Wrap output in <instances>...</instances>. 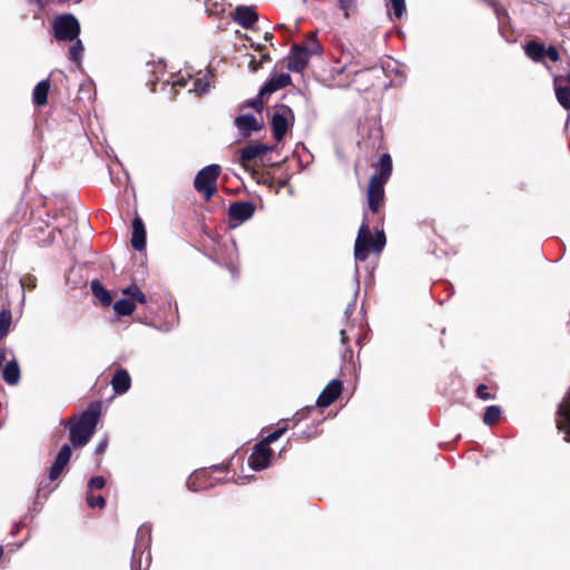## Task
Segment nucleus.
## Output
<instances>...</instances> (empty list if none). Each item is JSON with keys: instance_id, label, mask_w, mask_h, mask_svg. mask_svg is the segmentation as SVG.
<instances>
[{"instance_id": "49530a36", "label": "nucleus", "mask_w": 570, "mask_h": 570, "mask_svg": "<svg viewBox=\"0 0 570 570\" xmlns=\"http://www.w3.org/2000/svg\"><path fill=\"white\" fill-rule=\"evenodd\" d=\"M269 60H271V57L267 53L261 55V60H259L261 65H263V62L269 61Z\"/></svg>"}, {"instance_id": "c9c22d12", "label": "nucleus", "mask_w": 570, "mask_h": 570, "mask_svg": "<svg viewBox=\"0 0 570 570\" xmlns=\"http://www.w3.org/2000/svg\"><path fill=\"white\" fill-rule=\"evenodd\" d=\"M476 395L481 400H491L492 395L488 392V387L484 384H480L476 389Z\"/></svg>"}, {"instance_id": "7c9ffc66", "label": "nucleus", "mask_w": 570, "mask_h": 570, "mask_svg": "<svg viewBox=\"0 0 570 570\" xmlns=\"http://www.w3.org/2000/svg\"><path fill=\"white\" fill-rule=\"evenodd\" d=\"M389 4L393 9L395 18L401 19L405 12V0H389Z\"/></svg>"}, {"instance_id": "f257e3e1", "label": "nucleus", "mask_w": 570, "mask_h": 570, "mask_svg": "<svg viewBox=\"0 0 570 570\" xmlns=\"http://www.w3.org/2000/svg\"><path fill=\"white\" fill-rule=\"evenodd\" d=\"M99 412L86 410L78 417H71L66 422L69 428V439L75 448L85 446L94 435L98 424Z\"/></svg>"}, {"instance_id": "6ab92c4d", "label": "nucleus", "mask_w": 570, "mask_h": 570, "mask_svg": "<svg viewBox=\"0 0 570 570\" xmlns=\"http://www.w3.org/2000/svg\"><path fill=\"white\" fill-rule=\"evenodd\" d=\"M525 55L534 62H542L546 58V47L535 40H531L524 45Z\"/></svg>"}, {"instance_id": "9b49d317", "label": "nucleus", "mask_w": 570, "mask_h": 570, "mask_svg": "<svg viewBox=\"0 0 570 570\" xmlns=\"http://www.w3.org/2000/svg\"><path fill=\"white\" fill-rule=\"evenodd\" d=\"M383 184H379L377 175H373L370 179L367 189L368 207L373 213L379 210L380 204L383 200Z\"/></svg>"}, {"instance_id": "ea45409f", "label": "nucleus", "mask_w": 570, "mask_h": 570, "mask_svg": "<svg viewBox=\"0 0 570 570\" xmlns=\"http://www.w3.org/2000/svg\"><path fill=\"white\" fill-rule=\"evenodd\" d=\"M107 444H108V439L107 438H104V440H101L97 445H96V453L97 454H102L106 449H107Z\"/></svg>"}, {"instance_id": "5701e85b", "label": "nucleus", "mask_w": 570, "mask_h": 570, "mask_svg": "<svg viewBox=\"0 0 570 570\" xmlns=\"http://www.w3.org/2000/svg\"><path fill=\"white\" fill-rule=\"evenodd\" d=\"M379 184H384L392 173V159L389 154H383L379 161Z\"/></svg>"}, {"instance_id": "58836bf2", "label": "nucleus", "mask_w": 570, "mask_h": 570, "mask_svg": "<svg viewBox=\"0 0 570 570\" xmlns=\"http://www.w3.org/2000/svg\"><path fill=\"white\" fill-rule=\"evenodd\" d=\"M246 105L248 107L256 109L257 111H261L263 109V101L259 98L252 99V100L247 101Z\"/></svg>"}, {"instance_id": "1a4fd4ad", "label": "nucleus", "mask_w": 570, "mask_h": 570, "mask_svg": "<svg viewBox=\"0 0 570 570\" xmlns=\"http://www.w3.org/2000/svg\"><path fill=\"white\" fill-rule=\"evenodd\" d=\"M234 124L244 138H247L253 132L259 131L262 129V124L258 122L253 114L237 116L234 120Z\"/></svg>"}, {"instance_id": "c756f323", "label": "nucleus", "mask_w": 570, "mask_h": 570, "mask_svg": "<svg viewBox=\"0 0 570 570\" xmlns=\"http://www.w3.org/2000/svg\"><path fill=\"white\" fill-rule=\"evenodd\" d=\"M87 503L90 508L102 509L106 504V500L102 495H94L91 492L87 493Z\"/></svg>"}, {"instance_id": "393cba45", "label": "nucleus", "mask_w": 570, "mask_h": 570, "mask_svg": "<svg viewBox=\"0 0 570 570\" xmlns=\"http://www.w3.org/2000/svg\"><path fill=\"white\" fill-rule=\"evenodd\" d=\"M122 294L130 296L140 304L147 303V296L138 288L136 284H131L122 289Z\"/></svg>"}, {"instance_id": "7ed1b4c3", "label": "nucleus", "mask_w": 570, "mask_h": 570, "mask_svg": "<svg viewBox=\"0 0 570 570\" xmlns=\"http://www.w3.org/2000/svg\"><path fill=\"white\" fill-rule=\"evenodd\" d=\"M294 112L286 105H276L271 111V125L273 136L277 141H281L287 130L294 125Z\"/></svg>"}, {"instance_id": "473e14b6", "label": "nucleus", "mask_w": 570, "mask_h": 570, "mask_svg": "<svg viewBox=\"0 0 570 570\" xmlns=\"http://www.w3.org/2000/svg\"><path fill=\"white\" fill-rule=\"evenodd\" d=\"M193 90L196 91V92H199V94H205L207 90H208V82L206 81H203L202 79H196L194 82H193ZM191 91V89L189 90Z\"/></svg>"}, {"instance_id": "39448f33", "label": "nucleus", "mask_w": 570, "mask_h": 570, "mask_svg": "<svg viewBox=\"0 0 570 570\" xmlns=\"http://www.w3.org/2000/svg\"><path fill=\"white\" fill-rule=\"evenodd\" d=\"M53 36L58 41H73L80 33V24L70 13L60 14L52 22Z\"/></svg>"}, {"instance_id": "aec40b11", "label": "nucleus", "mask_w": 570, "mask_h": 570, "mask_svg": "<svg viewBox=\"0 0 570 570\" xmlns=\"http://www.w3.org/2000/svg\"><path fill=\"white\" fill-rule=\"evenodd\" d=\"M49 89V79H43L36 85L32 92V101L36 106H45L47 104Z\"/></svg>"}, {"instance_id": "b1692460", "label": "nucleus", "mask_w": 570, "mask_h": 570, "mask_svg": "<svg viewBox=\"0 0 570 570\" xmlns=\"http://www.w3.org/2000/svg\"><path fill=\"white\" fill-rule=\"evenodd\" d=\"M135 308H136L135 303L128 298L118 299L114 304V311L120 316L131 315L134 313Z\"/></svg>"}, {"instance_id": "c85d7f7f", "label": "nucleus", "mask_w": 570, "mask_h": 570, "mask_svg": "<svg viewBox=\"0 0 570 570\" xmlns=\"http://www.w3.org/2000/svg\"><path fill=\"white\" fill-rule=\"evenodd\" d=\"M338 8L344 12L345 18L356 12L357 0H337Z\"/></svg>"}, {"instance_id": "a211bd4d", "label": "nucleus", "mask_w": 570, "mask_h": 570, "mask_svg": "<svg viewBox=\"0 0 570 570\" xmlns=\"http://www.w3.org/2000/svg\"><path fill=\"white\" fill-rule=\"evenodd\" d=\"M130 243L131 246L139 252L146 247V230L140 217H136L132 220V234Z\"/></svg>"}, {"instance_id": "dca6fc26", "label": "nucleus", "mask_w": 570, "mask_h": 570, "mask_svg": "<svg viewBox=\"0 0 570 570\" xmlns=\"http://www.w3.org/2000/svg\"><path fill=\"white\" fill-rule=\"evenodd\" d=\"M272 147L265 144H253L244 147L239 150V160L242 165H245L248 161L256 159L259 156L265 155L271 151Z\"/></svg>"}, {"instance_id": "a18cd8bd", "label": "nucleus", "mask_w": 570, "mask_h": 570, "mask_svg": "<svg viewBox=\"0 0 570 570\" xmlns=\"http://www.w3.org/2000/svg\"><path fill=\"white\" fill-rule=\"evenodd\" d=\"M340 335H341L342 343L345 344L346 341H347L346 331L345 330H341Z\"/></svg>"}, {"instance_id": "8fccbe9b", "label": "nucleus", "mask_w": 570, "mask_h": 570, "mask_svg": "<svg viewBox=\"0 0 570 570\" xmlns=\"http://www.w3.org/2000/svg\"><path fill=\"white\" fill-rule=\"evenodd\" d=\"M230 271H232L233 276L235 277L236 276V272H237L236 267H232Z\"/></svg>"}, {"instance_id": "37998d69", "label": "nucleus", "mask_w": 570, "mask_h": 570, "mask_svg": "<svg viewBox=\"0 0 570 570\" xmlns=\"http://www.w3.org/2000/svg\"><path fill=\"white\" fill-rule=\"evenodd\" d=\"M150 529L148 527L142 525L138 530V535L144 537L145 534H149Z\"/></svg>"}, {"instance_id": "423d86ee", "label": "nucleus", "mask_w": 570, "mask_h": 570, "mask_svg": "<svg viewBox=\"0 0 570 570\" xmlns=\"http://www.w3.org/2000/svg\"><path fill=\"white\" fill-rule=\"evenodd\" d=\"M272 450L261 442L255 445L253 453L248 458V466L255 471L264 470L269 465Z\"/></svg>"}, {"instance_id": "864d4df0", "label": "nucleus", "mask_w": 570, "mask_h": 570, "mask_svg": "<svg viewBox=\"0 0 570 570\" xmlns=\"http://www.w3.org/2000/svg\"><path fill=\"white\" fill-rule=\"evenodd\" d=\"M37 1L40 3V6H41V7H43V6H45V3L42 2V0H37Z\"/></svg>"}, {"instance_id": "4468645a", "label": "nucleus", "mask_w": 570, "mask_h": 570, "mask_svg": "<svg viewBox=\"0 0 570 570\" xmlns=\"http://www.w3.org/2000/svg\"><path fill=\"white\" fill-rule=\"evenodd\" d=\"M291 76L288 73L273 75L259 89V96L273 94L291 85Z\"/></svg>"}, {"instance_id": "9d476101", "label": "nucleus", "mask_w": 570, "mask_h": 570, "mask_svg": "<svg viewBox=\"0 0 570 570\" xmlns=\"http://www.w3.org/2000/svg\"><path fill=\"white\" fill-rule=\"evenodd\" d=\"M342 382L337 379L332 380L318 395L316 404L320 407L330 406L341 394Z\"/></svg>"}, {"instance_id": "f704fd0d", "label": "nucleus", "mask_w": 570, "mask_h": 570, "mask_svg": "<svg viewBox=\"0 0 570 570\" xmlns=\"http://www.w3.org/2000/svg\"><path fill=\"white\" fill-rule=\"evenodd\" d=\"M546 57H548L553 62H557L560 59L559 51L553 46L546 48Z\"/></svg>"}, {"instance_id": "603ef678", "label": "nucleus", "mask_w": 570, "mask_h": 570, "mask_svg": "<svg viewBox=\"0 0 570 570\" xmlns=\"http://www.w3.org/2000/svg\"><path fill=\"white\" fill-rule=\"evenodd\" d=\"M139 548H140V547H138V546H136V547H135V549H134V556L137 553V551H138V549H139Z\"/></svg>"}, {"instance_id": "de8ad7c7", "label": "nucleus", "mask_w": 570, "mask_h": 570, "mask_svg": "<svg viewBox=\"0 0 570 570\" xmlns=\"http://www.w3.org/2000/svg\"><path fill=\"white\" fill-rule=\"evenodd\" d=\"M4 361V353L0 351V364Z\"/></svg>"}, {"instance_id": "6e6552de", "label": "nucleus", "mask_w": 570, "mask_h": 570, "mask_svg": "<svg viewBox=\"0 0 570 570\" xmlns=\"http://www.w3.org/2000/svg\"><path fill=\"white\" fill-rule=\"evenodd\" d=\"M71 458V448L68 444H65L61 446L60 451L58 452L55 462L49 469V480L55 481L57 480L63 472L65 468L67 466L69 460Z\"/></svg>"}, {"instance_id": "20e7f679", "label": "nucleus", "mask_w": 570, "mask_h": 570, "mask_svg": "<svg viewBox=\"0 0 570 570\" xmlns=\"http://www.w3.org/2000/svg\"><path fill=\"white\" fill-rule=\"evenodd\" d=\"M220 174L218 165H208L200 169L194 180L195 189L209 200L216 193V181Z\"/></svg>"}, {"instance_id": "e433bc0d", "label": "nucleus", "mask_w": 570, "mask_h": 570, "mask_svg": "<svg viewBox=\"0 0 570 570\" xmlns=\"http://www.w3.org/2000/svg\"><path fill=\"white\" fill-rule=\"evenodd\" d=\"M494 13L497 14V18L500 22H502L503 18L508 16L507 10L503 7L493 4Z\"/></svg>"}, {"instance_id": "c03bdc74", "label": "nucleus", "mask_w": 570, "mask_h": 570, "mask_svg": "<svg viewBox=\"0 0 570 570\" xmlns=\"http://www.w3.org/2000/svg\"><path fill=\"white\" fill-rule=\"evenodd\" d=\"M186 85H187V82H186V80H185L184 78H179V79H177V80H175V81L173 82V86H174V87H175V86L185 87Z\"/></svg>"}, {"instance_id": "72a5a7b5", "label": "nucleus", "mask_w": 570, "mask_h": 570, "mask_svg": "<svg viewBox=\"0 0 570 570\" xmlns=\"http://www.w3.org/2000/svg\"><path fill=\"white\" fill-rule=\"evenodd\" d=\"M285 432V429H278L274 432H272L271 434H268L265 439H264V444L268 445L269 443H273L275 442L276 440H278Z\"/></svg>"}, {"instance_id": "0eeeda50", "label": "nucleus", "mask_w": 570, "mask_h": 570, "mask_svg": "<svg viewBox=\"0 0 570 570\" xmlns=\"http://www.w3.org/2000/svg\"><path fill=\"white\" fill-rule=\"evenodd\" d=\"M553 88L558 102L567 110L570 109V72L567 76H553Z\"/></svg>"}, {"instance_id": "2eb2a0df", "label": "nucleus", "mask_w": 570, "mask_h": 570, "mask_svg": "<svg viewBox=\"0 0 570 570\" xmlns=\"http://www.w3.org/2000/svg\"><path fill=\"white\" fill-rule=\"evenodd\" d=\"M233 19L245 29H249L258 20V16L252 7L238 6L234 13Z\"/></svg>"}, {"instance_id": "ddd939ff", "label": "nucleus", "mask_w": 570, "mask_h": 570, "mask_svg": "<svg viewBox=\"0 0 570 570\" xmlns=\"http://www.w3.org/2000/svg\"><path fill=\"white\" fill-rule=\"evenodd\" d=\"M255 208L250 202H236L228 208L229 218L243 223L254 215Z\"/></svg>"}, {"instance_id": "a878e982", "label": "nucleus", "mask_w": 570, "mask_h": 570, "mask_svg": "<svg viewBox=\"0 0 570 570\" xmlns=\"http://www.w3.org/2000/svg\"><path fill=\"white\" fill-rule=\"evenodd\" d=\"M75 40L76 41L69 48V59L72 62L80 63L82 59L83 46L81 40H79L78 38Z\"/></svg>"}, {"instance_id": "3c124183", "label": "nucleus", "mask_w": 570, "mask_h": 570, "mask_svg": "<svg viewBox=\"0 0 570 570\" xmlns=\"http://www.w3.org/2000/svg\"><path fill=\"white\" fill-rule=\"evenodd\" d=\"M272 37H273V36H272V33H268V32H267V33L265 35V39H266V40H268V39H269V38H272Z\"/></svg>"}, {"instance_id": "412c9836", "label": "nucleus", "mask_w": 570, "mask_h": 570, "mask_svg": "<svg viewBox=\"0 0 570 570\" xmlns=\"http://www.w3.org/2000/svg\"><path fill=\"white\" fill-rule=\"evenodd\" d=\"M2 377L10 385H14L20 381V367L16 360L9 361L4 365Z\"/></svg>"}, {"instance_id": "79ce46f5", "label": "nucleus", "mask_w": 570, "mask_h": 570, "mask_svg": "<svg viewBox=\"0 0 570 570\" xmlns=\"http://www.w3.org/2000/svg\"><path fill=\"white\" fill-rule=\"evenodd\" d=\"M354 309H355V303H354V302H352V303H350V304L347 305V307H346V309H345V312H344L345 317H346V318H348V317H350V315L354 312Z\"/></svg>"}, {"instance_id": "f3484780", "label": "nucleus", "mask_w": 570, "mask_h": 570, "mask_svg": "<svg viewBox=\"0 0 570 570\" xmlns=\"http://www.w3.org/2000/svg\"><path fill=\"white\" fill-rule=\"evenodd\" d=\"M112 390L116 394L121 395L128 392L131 386V377L127 370L118 368L110 382Z\"/></svg>"}, {"instance_id": "f03ea898", "label": "nucleus", "mask_w": 570, "mask_h": 570, "mask_svg": "<svg viewBox=\"0 0 570 570\" xmlns=\"http://www.w3.org/2000/svg\"><path fill=\"white\" fill-rule=\"evenodd\" d=\"M385 245V235L379 232L373 238L367 224L363 223L358 229V234L354 246V257L356 261L364 262L371 252L379 253Z\"/></svg>"}, {"instance_id": "2f4dec72", "label": "nucleus", "mask_w": 570, "mask_h": 570, "mask_svg": "<svg viewBox=\"0 0 570 570\" xmlns=\"http://www.w3.org/2000/svg\"><path fill=\"white\" fill-rule=\"evenodd\" d=\"M106 485V481L102 476H92L88 482V492L92 490H101Z\"/></svg>"}, {"instance_id": "a19ab883", "label": "nucleus", "mask_w": 570, "mask_h": 570, "mask_svg": "<svg viewBox=\"0 0 570 570\" xmlns=\"http://www.w3.org/2000/svg\"><path fill=\"white\" fill-rule=\"evenodd\" d=\"M187 487L189 490L191 491H199L200 490V487H196L195 484V480H194V476H190L187 481Z\"/></svg>"}, {"instance_id": "bb28decb", "label": "nucleus", "mask_w": 570, "mask_h": 570, "mask_svg": "<svg viewBox=\"0 0 570 570\" xmlns=\"http://www.w3.org/2000/svg\"><path fill=\"white\" fill-rule=\"evenodd\" d=\"M11 324V312L4 308L0 312V341L7 335Z\"/></svg>"}, {"instance_id": "f8f14e48", "label": "nucleus", "mask_w": 570, "mask_h": 570, "mask_svg": "<svg viewBox=\"0 0 570 570\" xmlns=\"http://www.w3.org/2000/svg\"><path fill=\"white\" fill-rule=\"evenodd\" d=\"M308 52L305 48L293 46L288 56V69L294 72H301L308 62Z\"/></svg>"}, {"instance_id": "4be33fe9", "label": "nucleus", "mask_w": 570, "mask_h": 570, "mask_svg": "<svg viewBox=\"0 0 570 570\" xmlns=\"http://www.w3.org/2000/svg\"><path fill=\"white\" fill-rule=\"evenodd\" d=\"M90 288L95 297L98 298L102 305H110L111 295L98 279L91 281Z\"/></svg>"}, {"instance_id": "cd10ccee", "label": "nucleus", "mask_w": 570, "mask_h": 570, "mask_svg": "<svg viewBox=\"0 0 570 570\" xmlns=\"http://www.w3.org/2000/svg\"><path fill=\"white\" fill-rule=\"evenodd\" d=\"M501 415V409L497 405H490L487 407L484 415H483V422L487 425H492L495 423Z\"/></svg>"}, {"instance_id": "4c0bfd02", "label": "nucleus", "mask_w": 570, "mask_h": 570, "mask_svg": "<svg viewBox=\"0 0 570 570\" xmlns=\"http://www.w3.org/2000/svg\"><path fill=\"white\" fill-rule=\"evenodd\" d=\"M262 67L261 62L256 60L254 56L248 61V69L250 72H256Z\"/></svg>"}, {"instance_id": "09e8293b", "label": "nucleus", "mask_w": 570, "mask_h": 570, "mask_svg": "<svg viewBox=\"0 0 570 570\" xmlns=\"http://www.w3.org/2000/svg\"><path fill=\"white\" fill-rule=\"evenodd\" d=\"M43 489H45V484H43V481H42V482H40V484H39V489H38V491L40 492V491H42Z\"/></svg>"}]
</instances>
